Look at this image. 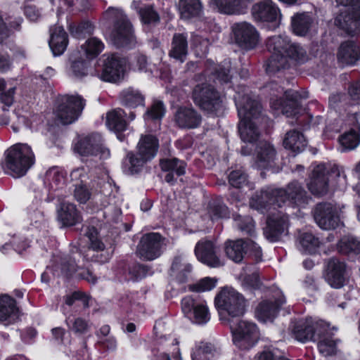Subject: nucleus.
<instances>
[{"instance_id":"1","label":"nucleus","mask_w":360,"mask_h":360,"mask_svg":"<svg viewBox=\"0 0 360 360\" xmlns=\"http://www.w3.org/2000/svg\"><path fill=\"white\" fill-rule=\"evenodd\" d=\"M266 46L271 53L266 68L269 73L289 68L307 60L306 51L299 44L292 43L286 36L269 37Z\"/></svg>"},{"instance_id":"2","label":"nucleus","mask_w":360,"mask_h":360,"mask_svg":"<svg viewBox=\"0 0 360 360\" xmlns=\"http://www.w3.org/2000/svg\"><path fill=\"white\" fill-rule=\"evenodd\" d=\"M308 198L305 191L297 182L288 184L286 189L267 188L259 195L253 197L250 202L251 207L261 212L276 210L288 202L290 205L302 206L307 203Z\"/></svg>"},{"instance_id":"3","label":"nucleus","mask_w":360,"mask_h":360,"mask_svg":"<svg viewBox=\"0 0 360 360\" xmlns=\"http://www.w3.org/2000/svg\"><path fill=\"white\" fill-rule=\"evenodd\" d=\"M235 99L240 119L238 131L240 139L244 142L253 143L260 135L255 122L261 113L260 103L250 95L238 94Z\"/></svg>"},{"instance_id":"4","label":"nucleus","mask_w":360,"mask_h":360,"mask_svg":"<svg viewBox=\"0 0 360 360\" xmlns=\"http://www.w3.org/2000/svg\"><path fill=\"white\" fill-rule=\"evenodd\" d=\"M34 162V153L27 143H15L4 152L5 168L13 177L24 176Z\"/></svg>"},{"instance_id":"5","label":"nucleus","mask_w":360,"mask_h":360,"mask_svg":"<svg viewBox=\"0 0 360 360\" xmlns=\"http://www.w3.org/2000/svg\"><path fill=\"white\" fill-rule=\"evenodd\" d=\"M335 181V186H343L346 184V175L343 169L333 165L327 169L324 165L316 166L307 184L309 190L314 195H322L328 192L329 181Z\"/></svg>"},{"instance_id":"6","label":"nucleus","mask_w":360,"mask_h":360,"mask_svg":"<svg viewBox=\"0 0 360 360\" xmlns=\"http://www.w3.org/2000/svg\"><path fill=\"white\" fill-rule=\"evenodd\" d=\"M105 14L114 21L111 39L117 47L131 48L136 44L132 25L123 11L117 8L110 7Z\"/></svg>"},{"instance_id":"7","label":"nucleus","mask_w":360,"mask_h":360,"mask_svg":"<svg viewBox=\"0 0 360 360\" xmlns=\"http://www.w3.org/2000/svg\"><path fill=\"white\" fill-rule=\"evenodd\" d=\"M233 345L240 350H249L258 342L259 332L253 322L240 320L231 323Z\"/></svg>"},{"instance_id":"8","label":"nucleus","mask_w":360,"mask_h":360,"mask_svg":"<svg viewBox=\"0 0 360 360\" xmlns=\"http://www.w3.org/2000/svg\"><path fill=\"white\" fill-rule=\"evenodd\" d=\"M215 305L220 311L232 317L244 314L245 300L243 295L232 288H224L215 297Z\"/></svg>"},{"instance_id":"9","label":"nucleus","mask_w":360,"mask_h":360,"mask_svg":"<svg viewBox=\"0 0 360 360\" xmlns=\"http://www.w3.org/2000/svg\"><path fill=\"white\" fill-rule=\"evenodd\" d=\"M84 105L85 102L81 96H66L60 100L54 113L62 124H71L78 118Z\"/></svg>"},{"instance_id":"10","label":"nucleus","mask_w":360,"mask_h":360,"mask_svg":"<svg viewBox=\"0 0 360 360\" xmlns=\"http://www.w3.org/2000/svg\"><path fill=\"white\" fill-rule=\"evenodd\" d=\"M165 246V238L160 233H146L137 245L136 255L142 260L153 261L162 255Z\"/></svg>"},{"instance_id":"11","label":"nucleus","mask_w":360,"mask_h":360,"mask_svg":"<svg viewBox=\"0 0 360 360\" xmlns=\"http://www.w3.org/2000/svg\"><path fill=\"white\" fill-rule=\"evenodd\" d=\"M286 101L285 103L281 98H271V107L277 110H281V112L287 117H297V124L300 125L303 124L304 118L297 117L301 108L300 104V99L308 98V93H301L288 90L284 93Z\"/></svg>"},{"instance_id":"12","label":"nucleus","mask_w":360,"mask_h":360,"mask_svg":"<svg viewBox=\"0 0 360 360\" xmlns=\"http://www.w3.org/2000/svg\"><path fill=\"white\" fill-rule=\"evenodd\" d=\"M193 99L196 105L210 112L217 114L222 108L218 93L207 84H198L195 86Z\"/></svg>"},{"instance_id":"13","label":"nucleus","mask_w":360,"mask_h":360,"mask_svg":"<svg viewBox=\"0 0 360 360\" xmlns=\"http://www.w3.org/2000/svg\"><path fill=\"white\" fill-rule=\"evenodd\" d=\"M328 328L327 323L310 317L298 321L293 327L292 333L297 340L306 342L313 340L316 335L321 336L327 332Z\"/></svg>"},{"instance_id":"14","label":"nucleus","mask_w":360,"mask_h":360,"mask_svg":"<svg viewBox=\"0 0 360 360\" xmlns=\"http://www.w3.org/2000/svg\"><path fill=\"white\" fill-rule=\"evenodd\" d=\"M340 214L341 208L337 204L323 202L316 206L314 217L320 228L324 230H330L339 226Z\"/></svg>"},{"instance_id":"15","label":"nucleus","mask_w":360,"mask_h":360,"mask_svg":"<svg viewBox=\"0 0 360 360\" xmlns=\"http://www.w3.org/2000/svg\"><path fill=\"white\" fill-rule=\"evenodd\" d=\"M343 6L339 9L334 23L349 35L360 34V4Z\"/></svg>"},{"instance_id":"16","label":"nucleus","mask_w":360,"mask_h":360,"mask_svg":"<svg viewBox=\"0 0 360 360\" xmlns=\"http://www.w3.org/2000/svg\"><path fill=\"white\" fill-rule=\"evenodd\" d=\"M252 15L257 22L271 24L272 28L279 26L282 17L279 8L270 0L254 4L252 7Z\"/></svg>"},{"instance_id":"17","label":"nucleus","mask_w":360,"mask_h":360,"mask_svg":"<svg viewBox=\"0 0 360 360\" xmlns=\"http://www.w3.org/2000/svg\"><path fill=\"white\" fill-rule=\"evenodd\" d=\"M101 141V136L98 134L86 136L76 144L75 150L83 156L98 155L100 159H107L110 151L103 146Z\"/></svg>"},{"instance_id":"18","label":"nucleus","mask_w":360,"mask_h":360,"mask_svg":"<svg viewBox=\"0 0 360 360\" xmlns=\"http://www.w3.org/2000/svg\"><path fill=\"white\" fill-rule=\"evenodd\" d=\"M181 309L184 314L196 323L204 324L210 321V312L204 302H197L193 297L186 296L181 300Z\"/></svg>"},{"instance_id":"19","label":"nucleus","mask_w":360,"mask_h":360,"mask_svg":"<svg viewBox=\"0 0 360 360\" xmlns=\"http://www.w3.org/2000/svg\"><path fill=\"white\" fill-rule=\"evenodd\" d=\"M195 254L200 262L210 267L217 268L224 264L217 255V246L211 240L203 239L198 241L195 248Z\"/></svg>"},{"instance_id":"20","label":"nucleus","mask_w":360,"mask_h":360,"mask_svg":"<svg viewBox=\"0 0 360 360\" xmlns=\"http://www.w3.org/2000/svg\"><path fill=\"white\" fill-rule=\"evenodd\" d=\"M288 227V217L280 211H271L264 233L271 242H275L285 233Z\"/></svg>"},{"instance_id":"21","label":"nucleus","mask_w":360,"mask_h":360,"mask_svg":"<svg viewBox=\"0 0 360 360\" xmlns=\"http://www.w3.org/2000/svg\"><path fill=\"white\" fill-rule=\"evenodd\" d=\"M346 265L336 259H330L326 266L325 279L333 288L339 289L343 287L345 282Z\"/></svg>"},{"instance_id":"22","label":"nucleus","mask_w":360,"mask_h":360,"mask_svg":"<svg viewBox=\"0 0 360 360\" xmlns=\"http://www.w3.org/2000/svg\"><path fill=\"white\" fill-rule=\"evenodd\" d=\"M236 41L244 49H252L258 41V33L254 26L248 22H240L233 26Z\"/></svg>"},{"instance_id":"23","label":"nucleus","mask_w":360,"mask_h":360,"mask_svg":"<svg viewBox=\"0 0 360 360\" xmlns=\"http://www.w3.org/2000/svg\"><path fill=\"white\" fill-rule=\"evenodd\" d=\"M125 61L115 56L107 58L101 79L105 82H116L123 78Z\"/></svg>"},{"instance_id":"24","label":"nucleus","mask_w":360,"mask_h":360,"mask_svg":"<svg viewBox=\"0 0 360 360\" xmlns=\"http://www.w3.org/2000/svg\"><path fill=\"white\" fill-rule=\"evenodd\" d=\"M201 115L193 108L181 107L174 114V122L182 129H194L200 126Z\"/></svg>"},{"instance_id":"25","label":"nucleus","mask_w":360,"mask_h":360,"mask_svg":"<svg viewBox=\"0 0 360 360\" xmlns=\"http://www.w3.org/2000/svg\"><path fill=\"white\" fill-rule=\"evenodd\" d=\"M19 309L15 300L7 295L0 297V323L5 326L12 324L19 319Z\"/></svg>"},{"instance_id":"26","label":"nucleus","mask_w":360,"mask_h":360,"mask_svg":"<svg viewBox=\"0 0 360 360\" xmlns=\"http://www.w3.org/2000/svg\"><path fill=\"white\" fill-rule=\"evenodd\" d=\"M255 155V167L265 169L273 165L276 158V152L270 143L262 141L256 148Z\"/></svg>"},{"instance_id":"27","label":"nucleus","mask_w":360,"mask_h":360,"mask_svg":"<svg viewBox=\"0 0 360 360\" xmlns=\"http://www.w3.org/2000/svg\"><path fill=\"white\" fill-rule=\"evenodd\" d=\"M285 300L283 295L276 301L265 300L259 304L256 308L255 314L257 319L262 322L272 321L276 316L279 307L285 303Z\"/></svg>"},{"instance_id":"28","label":"nucleus","mask_w":360,"mask_h":360,"mask_svg":"<svg viewBox=\"0 0 360 360\" xmlns=\"http://www.w3.org/2000/svg\"><path fill=\"white\" fill-rule=\"evenodd\" d=\"M125 112L121 108H117L106 114L105 124L107 127L117 134V139L122 141L124 137L120 134L126 130L127 124L124 120Z\"/></svg>"},{"instance_id":"29","label":"nucleus","mask_w":360,"mask_h":360,"mask_svg":"<svg viewBox=\"0 0 360 360\" xmlns=\"http://www.w3.org/2000/svg\"><path fill=\"white\" fill-rule=\"evenodd\" d=\"M49 46L54 56H60L65 51L68 44V34L60 26L56 25L50 30Z\"/></svg>"},{"instance_id":"30","label":"nucleus","mask_w":360,"mask_h":360,"mask_svg":"<svg viewBox=\"0 0 360 360\" xmlns=\"http://www.w3.org/2000/svg\"><path fill=\"white\" fill-rule=\"evenodd\" d=\"M338 58L342 65H353L360 58V49L353 41H347L341 44Z\"/></svg>"},{"instance_id":"31","label":"nucleus","mask_w":360,"mask_h":360,"mask_svg":"<svg viewBox=\"0 0 360 360\" xmlns=\"http://www.w3.org/2000/svg\"><path fill=\"white\" fill-rule=\"evenodd\" d=\"M58 219L64 226H73L82 221L75 205L70 202L61 203L58 209Z\"/></svg>"},{"instance_id":"32","label":"nucleus","mask_w":360,"mask_h":360,"mask_svg":"<svg viewBox=\"0 0 360 360\" xmlns=\"http://www.w3.org/2000/svg\"><path fill=\"white\" fill-rule=\"evenodd\" d=\"M158 141L151 134L142 135L137 144V155L150 160L158 151Z\"/></svg>"},{"instance_id":"33","label":"nucleus","mask_w":360,"mask_h":360,"mask_svg":"<svg viewBox=\"0 0 360 360\" xmlns=\"http://www.w3.org/2000/svg\"><path fill=\"white\" fill-rule=\"evenodd\" d=\"M188 48L186 36L184 34H175L172 39L169 55L170 57L183 63L188 54Z\"/></svg>"},{"instance_id":"34","label":"nucleus","mask_w":360,"mask_h":360,"mask_svg":"<svg viewBox=\"0 0 360 360\" xmlns=\"http://www.w3.org/2000/svg\"><path fill=\"white\" fill-rule=\"evenodd\" d=\"M224 252L231 260L240 262L245 254V241L242 239L227 240L224 243Z\"/></svg>"},{"instance_id":"35","label":"nucleus","mask_w":360,"mask_h":360,"mask_svg":"<svg viewBox=\"0 0 360 360\" xmlns=\"http://www.w3.org/2000/svg\"><path fill=\"white\" fill-rule=\"evenodd\" d=\"M283 146L292 152L300 153L307 146V141L302 133L297 130H291L286 133Z\"/></svg>"},{"instance_id":"36","label":"nucleus","mask_w":360,"mask_h":360,"mask_svg":"<svg viewBox=\"0 0 360 360\" xmlns=\"http://www.w3.org/2000/svg\"><path fill=\"white\" fill-rule=\"evenodd\" d=\"M20 18H13L6 15L0 14V43L10 37L20 26Z\"/></svg>"},{"instance_id":"37","label":"nucleus","mask_w":360,"mask_h":360,"mask_svg":"<svg viewBox=\"0 0 360 360\" xmlns=\"http://www.w3.org/2000/svg\"><path fill=\"white\" fill-rule=\"evenodd\" d=\"M179 9L181 18L188 19L198 15L202 11V6L199 0H180Z\"/></svg>"},{"instance_id":"38","label":"nucleus","mask_w":360,"mask_h":360,"mask_svg":"<svg viewBox=\"0 0 360 360\" xmlns=\"http://www.w3.org/2000/svg\"><path fill=\"white\" fill-rule=\"evenodd\" d=\"M103 43L96 37H92L81 46V50L86 58H93L103 50Z\"/></svg>"},{"instance_id":"39","label":"nucleus","mask_w":360,"mask_h":360,"mask_svg":"<svg viewBox=\"0 0 360 360\" xmlns=\"http://www.w3.org/2000/svg\"><path fill=\"white\" fill-rule=\"evenodd\" d=\"M311 24V19L307 14L295 15L292 18V27L295 34L303 36L307 34Z\"/></svg>"},{"instance_id":"40","label":"nucleus","mask_w":360,"mask_h":360,"mask_svg":"<svg viewBox=\"0 0 360 360\" xmlns=\"http://www.w3.org/2000/svg\"><path fill=\"white\" fill-rule=\"evenodd\" d=\"M302 250L309 254H314L320 247L319 238L311 233H303L300 237Z\"/></svg>"},{"instance_id":"41","label":"nucleus","mask_w":360,"mask_h":360,"mask_svg":"<svg viewBox=\"0 0 360 360\" xmlns=\"http://www.w3.org/2000/svg\"><path fill=\"white\" fill-rule=\"evenodd\" d=\"M149 161L147 159H144L143 156L134 155L133 153H129L127 158L124 162V169L128 174H134L138 172L143 165Z\"/></svg>"},{"instance_id":"42","label":"nucleus","mask_w":360,"mask_h":360,"mask_svg":"<svg viewBox=\"0 0 360 360\" xmlns=\"http://www.w3.org/2000/svg\"><path fill=\"white\" fill-rule=\"evenodd\" d=\"M140 5V1H134L132 3V6L139 12L141 18L144 23H155L159 21L160 18L158 14L151 6H147L142 8Z\"/></svg>"},{"instance_id":"43","label":"nucleus","mask_w":360,"mask_h":360,"mask_svg":"<svg viewBox=\"0 0 360 360\" xmlns=\"http://www.w3.org/2000/svg\"><path fill=\"white\" fill-rule=\"evenodd\" d=\"M160 165L162 170L175 173L177 176H181L186 172V163L177 158L162 160Z\"/></svg>"},{"instance_id":"44","label":"nucleus","mask_w":360,"mask_h":360,"mask_svg":"<svg viewBox=\"0 0 360 360\" xmlns=\"http://www.w3.org/2000/svg\"><path fill=\"white\" fill-rule=\"evenodd\" d=\"M122 96V102L130 108H136L143 105L144 96L138 90L133 89H126L123 91Z\"/></svg>"},{"instance_id":"45","label":"nucleus","mask_w":360,"mask_h":360,"mask_svg":"<svg viewBox=\"0 0 360 360\" xmlns=\"http://www.w3.org/2000/svg\"><path fill=\"white\" fill-rule=\"evenodd\" d=\"M329 334V328L320 337L321 340L318 344L319 352L325 356L333 355L336 353V342L327 336Z\"/></svg>"},{"instance_id":"46","label":"nucleus","mask_w":360,"mask_h":360,"mask_svg":"<svg viewBox=\"0 0 360 360\" xmlns=\"http://www.w3.org/2000/svg\"><path fill=\"white\" fill-rule=\"evenodd\" d=\"M340 143L342 147V151L353 150L360 143L359 136L355 130H350L342 134L339 139Z\"/></svg>"},{"instance_id":"47","label":"nucleus","mask_w":360,"mask_h":360,"mask_svg":"<svg viewBox=\"0 0 360 360\" xmlns=\"http://www.w3.org/2000/svg\"><path fill=\"white\" fill-rule=\"evenodd\" d=\"M339 250L343 254H359L360 241L353 236H345L339 243Z\"/></svg>"},{"instance_id":"48","label":"nucleus","mask_w":360,"mask_h":360,"mask_svg":"<svg viewBox=\"0 0 360 360\" xmlns=\"http://www.w3.org/2000/svg\"><path fill=\"white\" fill-rule=\"evenodd\" d=\"M88 74V65L84 60H75L70 68V75L77 79H81Z\"/></svg>"},{"instance_id":"49","label":"nucleus","mask_w":360,"mask_h":360,"mask_svg":"<svg viewBox=\"0 0 360 360\" xmlns=\"http://www.w3.org/2000/svg\"><path fill=\"white\" fill-rule=\"evenodd\" d=\"M178 345V341L174 340L172 343V348L167 349L168 352L160 353L155 357L154 360H182Z\"/></svg>"},{"instance_id":"50","label":"nucleus","mask_w":360,"mask_h":360,"mask_svg":"<svg viewBox=\"0 0 360 360\" xmlns=\"http://www.w3.org/2000/svg\"><path fill=\"white\" fill-rule=\"evenodd\" d=\"M71 34L76 38H81L92 32V27L89 22H81L78 25L71 24L69 27Z\"/></svg>"},{"instance_id":"51","label":"nucleus","mask_w":360,"mask_h":360,"mask_svg":"<svg viewBox=\"0 0 360 360\" xmlns=\"http://www.w3.org/2000/svg\"><path fill=\"white\" fill-rule=\"evenodd\" d=\"M231 61L224 60L222 64L216 70L215 75L217 79L221 83H228L231 81Z\"/></svg>"},{"instance_id":"52","label":"nucleus","mask_w":360,"mask_h":360,"mask_svg":"<svg viewBox=\"0 0 360 360\" xmlns=\"http://www.w3.org/2000/svg\"><path fill=\"white\" fill-rule=\"evenodd\" d=\"M75 186L74 197L75 200L79 203H86L91 198V191L83 184H75Z\"/></svg>"},{"instance_id":"53","label":"nucleus","mask_w":360,"mask_h":360,"mask_svg":"<svg viewBox=\"0 0 360 360\" xmlns=\"http://www.w3.org/2000/svg\"><path fill=\"white\" fill-rule=\"evenodd\" d=\"M241 283L244 288L247 290H255L261 286V281L259 278L257 272L252 274L241 276Z\"/></svg>"},{"instance_id":"54","label":"nucleus","mask_w":360,"mask_h":360,"mask_svg":"<svg viewBox=\"0 0 360 360\" xmlns=\"http://www.w3.org/2000/svg\"><path fill=\"white\" fill-rule=\"evenodd\" d=\"M165 115V108L162 102H155L146 112L145 120H160Z\"/></svg>"},{"instance_id":"55","label":"nucleus","mask_w":360,"mask_h":360,"mask_svg":"<svg viewBox=\"0 0 360 360\" xmlns=\"http://www.w3.org/2000/svg\"><path fill=\"white\" fill-rule=\"evenodd\" d=\"M236 225L243 232L252 235L255 231V224L250 217H242L238 216L235 219Z\"/></svg>"},{"instance_id":"56","label":"nucleus","mask_w":360,"mask_h":360,"mask_svg":"<svg viewBox=\"0 0 360 360\" xmlns=\"http://www.w3.org/2000/svg\"><path fill=\"white\" fill-rule=\"evenodd\" d=\"M229 184L236 188H240L247 182V176L242 170H234L229 176Z\"/></svg>"},{"instance_id":"57","label":"nucleus","mask_w":360,"mask_h":360,"mask_svg":"<svg viewBox=\"0 0 360 360\" xmlns=\"http://www.w3.org/2000/svg\"><path fill=\"white\" fill-rule=\"evenodd\" d=\"M213 347L210 344H205L195 352L192 355L193 360H210L213 355Z\"/></svg>"},{"instance_id":"58","label":"nucleus","mask_w":360,"mask_h":360,"mask_svg":"<svg viewBox=\"0 0 360 360\" xmlns=\"http://www.w3.org/2000/svg\"><path fill=\"white\" fill-rule=\"evenodd\" d=\"M46 176L52 187L57 186L64 181V176L57 167H53L47 171Z\"/></svg>"},{"instance_id":"59","label":"nucleus","mask_w":360,"mask_h":360,"mask_svg":"<svg viewBox=\"0 0 360 360\" xmlns=\"http://www.w3.org/2000/svg\"><path fill=\"white\" fill-rule=\"evenodd\" d=\"M217 280L212 278L206 277L201 279L193 286V290L197 292H205L212 290L215 288Z\"/></svg>"},{"instance_id":"60","label":"nucleus","mask_w":360,"mask_h":360,"mask_svg":"<svg viewBox=\"0 0 360 360\" xmlns=\"http://www.w3.org/2000/svg\"><path fill=\"white\" fill-rule=\"evenodd\" d=\"M72 322V326H70V329L77 334H83L89 330V325L87 321L85 319L78 317L76 318Z\"/></svg>"},{"instance_id":"61","label":"nucleus","mask_w":360,"mask_h":360,"mask_svg":"<svg viewBox=\"0 0 360 360\" xmlns=\"http://www.w3.org/2000/svg\"><path fill=\"white\" fill-rule=\"evenodd\" d=\"M228 214V208L224 204H214L210 208V216L213 220L226 217Z\"/></svg>"},{"instance_id":"62","label":"nucleus","mask_w":360,"mask_h":360,"mask_svg":"<svg viewBox=\"0 0 360 360\" xmlns=\"http://www.w3.org/2000/svg\"><path fill=\"white\" fill-rule=\"evenodd\" d=\"M70 177L75 184H83L87 179V174L84 168H77L71 172Z\"/></svg>"},{"instance_id":"63","label":"nucleus","mask_w":360,"mask_h":360,"mask_svg":"<svg viewBox=\"0 0 360 360\" xmlns=\"http://www.w3.org/2000/svg\"><path fill=\"white\" fill-rule=\"evenodd\" d=\"M248 251L251 252L254 255L257 260L261 259V248L257 243L251 240L245 241V253Z\"/></svg>"},{"instance_id":"64","label":"nucleus","mask_w":360,"mask_h":360,"mask_svg":"<svg viewBox=\"0 0 360 360\" xmlns=\"http://www.w3.org/2000/svg\"><path fill=\"white\" fill-rule=\"evenodd\" d=\"M15 88H11L8 91L2 93L0 96V101L6 107H10L13 103Z\"/></svg>"}]
</instances>
